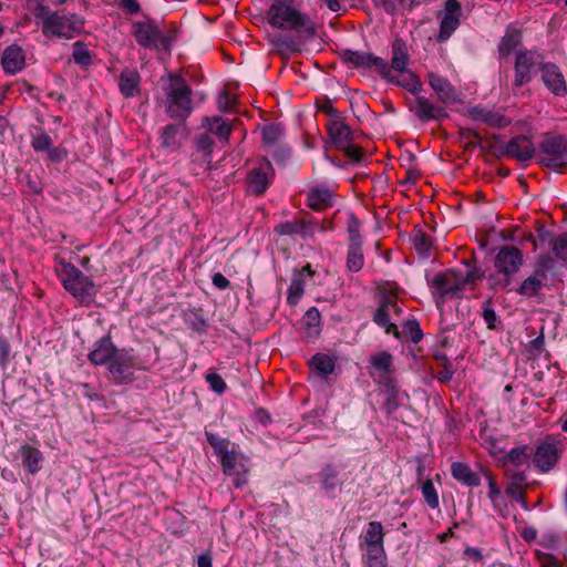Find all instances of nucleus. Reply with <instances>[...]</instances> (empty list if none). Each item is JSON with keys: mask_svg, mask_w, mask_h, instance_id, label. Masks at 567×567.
<instances>
[{"mask_svg": "<svg viewBox=\"0 0 567 567\" xmlns=\"http://www.w3.org/2000/svg\"><path fill=\"white\" fill-rule=\"evenodd\" d=\"M384 536L385 533L381 522H370L361 538V547H364V553L385 551Z\"/></svg>", "mask_w": 567, "mask_h": 567, "instance_id": "obj_21", "label": "nucleus"}, {"mask_svg": "<svg viewBox=\"0 0 567 567\" xmlns=\"http://www.w3.org/2000/svg\"><path fill=\"white\" fill-rule=\"evenodd\" d=\"M272 43H274L275 48L280 52L286 51L289 53H293V52L299 51L297 42L290 37L280 34V35L274 38Z\"/></svg>", "mask_w": 567, "mask_h": 567, "instance_id": "obj_52", "label": "nucleus"}, {"mask_svg": "<svg viewBox=\"0 0 567 567\" xmlns=\"http://www.w3.org/2000/svg\"><path fill=\"white\" fill-rule=\"evenodd\" d=\"M466 114L473 121L483 122L493 128H504L511 124V120H508L503 113L482 105L468 107L466 110Z\"/></svg>", "mask_w": 567, "mask_h": 567, "instance_id": "obj_17", "label": "nucleus"}, {"mask_svg": "<svg viewBox=\"0 0 567 567\" xmlns=\"http://www.w3.org/2000/svg\"><path fill=\"white\" fill-rule=\"evenodd\" d=\"M340 56L344 63L357 69L374 70L381 76H386L389 73V63L373 53L343 49L340 51Z\"/></svg>", "mask_w": 567, "mask_h": 567, "instance_id": "obj_11", "label": "nucleus"}, {"mask_svg": "<svg viewBox=\"0 0 567 567\" xmlns=\"http://www.w3.org/2000/svg\"><path fill=\"white\" fill-rule=\"evenodd\" d=\"M462 135L466 138H468L467 147H481L482 148V137L478 132L474 130H466L462 132Z\"/></svg>", "mask_w": 567, "mask_h": 567, "instance_id": "obj_64", "label": "nucleus"}, {"mask_svg": "<svg viewBox=\"0 0 567 567\" xmlns=\"http://www.w3.org/2000/svg\"><path fill=\"white\" fill-rule=\"evenodd\" d=\"M25 65V56L21 47L11 44L2 53V68L6 73L16 74Z\"/></svg>", "mask_w": 567, "mask_h": 567, "instance_id": "obj_27", "label": "nucleus"}, {"mask_svg": "<svg viewBox=\"0 0 567 567\" xmlns=\"http://www.w3.org/2000/svg\"><path fill=\"white\" fill-rule=\"evenodd\" d=\"M542 81L544 85L556 96H565L567 94V84L565 76L559 68L546 62L542 68Z\"/></svg>", "mask_w": 567, "mask_h": 567, "instance_id": "obj_19", "label": "nucleus"}, {"mask_svg": "<svg viewBox=\"0 0 567 567\" xmlns=\"http://www.w3.org/2000/svg\"><path fill=\"white\" fill-rule=\"evenodd\" d=\"M11 347L9 341L0 336V367L6 369L10 363Z\"/></svg>", "mask_w": 567, "mask_h": 567, "instance_id": "obj_62", "label": "nucleus"}, {"mask_svg": "<svg viewBox=\"0 0 567 567\" xmlns=\"http://www.w3.org/2000/svg\"><path fill=\"white\" fill-rule=\"evenodd\" d=\"M302 321L309 336L319 334L321 327V315L316 307H311L306 311Z\"/></svg>", "mask_w": 567, "mask_h": 567, "instance_id": "obj_45", "label": "nucleus"}, {"mask_svg": "<svg viewBox=\"0 0 567 567\" xmlns=\"http://www.w3.org/2000/svg\"><path fill=\"white\" fill-rule=\"evenodd\" d=\"M267 19L271 27L295 31L302 40H310L317 34L315 21L305 12L293 6V0H275L267 11Z\"/></svg>", "mask_w": 567, "mask_h": 567, "instance_id": "obj_1", "label": "nucleus"}, {"mask_svg": "<svg viewBox=\"0 0 567 567\" xmlns=\"http://www.w3.org/2000/svg\"><path fill=\"white\" fill-rule=\"evenodd\" d=\"M482 317L488 329H496L498 316L492 307V301L485 300L482 308Z\"/></svg>", "mask_w": 567, "mask_h": 567, "instance_id": "obj_55", "label": "nucleus"}, {"mask_svg": "<svg viewBox=\"0 0 567 567\" xmlns=\"http://www.w3.org/2000/svg\"><path fill=\"white\" fill-rule=\"evenodd\" d=\"M364 265L362 245H349L347 254V268L351 272H358Z\"/></svg>", "mask_w": 567, "mask_h": 567, "instance_id": "obj_44", "label": "nucleus"}, {"mask_svg": "<svg viewBox=\"0 0 567 567\" xmlns=\"http://www.w3.org/2000/svg\"><path fill=\"white\" fill-rule=\"evenodd\" d=\"M209 128L223 142H227L231 133L230 125L220 116L213 117Z\"/></svg>", "mask_w": 567, "mask_h": 567, "instance_id": "obj_48", "label": "nucleus"}, {"mask_svg": "<svg viewBox=\"0 0 567 567\" xmlns=\"http://www.w3.org/2000/svg\"><path fill=\"white\" fill-rule=\"evenodd\" d=\"M31 145L35 152H44L52 146V140L49 134L42 132L32 137Z\"/></svg>", "mask_w": 567, "mask_h": 567, "instance_id": "obj_58", "label": "nucleus"}, {"mask_svg": "<svg viewBox=\"0 0 567 567\" xmlns=\"http://www.w3.org/2000/svg\"><path fill=\"white\" fill-rule=\"evenodd\" d=\"M19 453L22 458V464L29 473L35 474L41 470L43 456L40 450L31 445L23 444L20 447Z\"/></svg>", "mask_w": 567, "mask_h": 567, "instance_id": "obj_36", "label": "nucleus"}, {"mask_svg": "<svg viewBox=\"0 0 567 567\" xmlns=\"http://www.w3.org/2000/svg\"><path fill=\"white\" fill-rule=\"evenodd\" d=\"M537 163L560 171L567 167V138L563 135L545 134L538 145Z\"/></svg>", "mask_w": 567, "mask_h": 567, "instance_id": "obj_7", "label": "nucleus"}, {"mask_svg": "<svg viewBox=\"0 0 567 567\" xmlns=\"http://www.w3.org/2000/svg\"><path fill=\"white\" fill-rule=\"evenodd\" d=\"M506 461L509 463L520 466L528 462L529 455L527 453V446L526 445H519L516 447H513L505 456Z\"/></svg>", "mask_w": 567, "mask_h": 567, "instance_id": "obj_51", "label": "nucleus"}, {"mask_svg": "<svg viewBox=\"0 0 567 567\" xmlns=\"http://www.w3.org/2000/svg\"><path fill=\"white\" fill-rule=\"evenodd\" d=\"M375 381L382 383L385 386L389 398L395 396V394L398 393L396 382L391 377V374H386V377H381Z\"/></svg>", "mask_w": 567, "mask_h": 567, "instance_id": "obj_63", "label": "nucleus"}, {"mask_svg": "<svg viewBox=\"0 0 567 567\" xmlns=\"http://www.w3.org/2000/svg\"><path fill=\"white\" fill-rule=\"evenodd\" d=\"M360 226V220L354 215H351L348 220L349 245H362Z\"/></svg>", "mask_w": 567, "mask_h": 567, "instance_id": "obj_53", "label": "nucleus"}, {"mask_svg": "<svg viewBox=\"0 0 567 567\" xmlns=\"http://www.w3.org/2000/svg\"><path fill=\"white\" fill-rule=\"evenodd\" d=\"M322 488L329 497L336 496L337 488H341L344 480L340 477V471L333 464H327L319 473Z\"/></svg>", "mask_w": 567, "mask_h": 567, "instance_id": "obj_30", "label": "nucleus"}, {"mask_svg": "<svg viewBox=\"0 0 567 567\" xmlns=\"http://www.w3.org/2000/svg\"><path fill=\"white\" fill-rule=\"evenodd\" d=\"M315 271L311 269V266L308 264L301 268L299 272H297L291 284L288 288L287 301L289 305H296L303 295L305 291V277H312Z\"/></svg>", "mask_w": 567, "mask_h": 567, "instance_id": "obj_32", "label": "nucleus"}, {"mask_svg": "<svg viewBox=\"0 0 567 567\" xmlns=\"http://www.w3.org/2000/svg\"><path fill=\"white\" fill-rule=\"evenodd\" d=\"M551 250L555 257L561 261H567V233L556 236L550 240Z\"/></svg>", "mask_w": 567, "mask_h": 567, "instance_id": "obj_50", "label": "nucleus"}, {"mask_svg": "<svg viewBox=\"0 0 567 567\" xmlns=\"http://www.w3.org/2000/svg\"><path fill=\"white\" fill-rule=\"evenodd\" d=\"M391 52V64H389V66L391 68V72L396 71L405 73L410 61V55L405 41L401 38H396L392 42Z\"/></svg>", "mask_w": 567, "mask_h": 567, "instance_id": "obj_31", "label": "nucleus"}, {"mask_svg": "<svg viewBox=\"0 0 567 567\" xmlns=\"http://www.w3.org/2000/svg\"><path fill=\"white\" fill-rule=\"evenodd\" d=\"M284 136V128L279 124H268L261 130L262 146L269 152L271 147L278 145V142Z\"/></svg>", "mask_w": 567, "mask_h": 567, "instance_id": "obj_40", "label": "nucleus"}, {"mask_svg": "<svg viewBox=\"0 0 567 567\" xmlns=\"http://www.w3.org/2000/svg\"><path fill=\"white\" fill-rule=\"evenodd\" d=\"M483 277L484 271L481 268H473L465 274L461 271L463 288H465L467 285H476Z\"/></svg>", "mask_w": 567, "mask_h": 567, "instance_id": "obj_59", "label": "nucleus"}, {"mask_svg": "<svg viewBox=\"0 0 567 567\" xmlns=\"http://www.w3.org/2000/svg\"><path fill=\"white\" fill-rule=\"evenodd\" d=\"M527 481V475L525 472H513L508 473V483L505 488V493L515 502L520 504L524 509L528 508V503L526 499V494L524 486Z\"/></svg>", "mask_w": 567, "mask_h": 567, "instance_id": "obj_23", "label": "nucleus"}, {"mask_svg": "<svg viewBox=\"0 0 567 567\" xmlns=\"http://www.w3.org/2000/svg\"><path fill=\"white\" fill-rule=\"evenodd\" d=\"M382 79H384L385 81H388L389 83H392V84H395L400 87H403L405 89L406 91H409L410 93L414 94L415 96L422 91V83L421 81L419 80V78L412 73V72H408V75L406 76H395L392 74L391 72V68L389 66V73L386 76H381Z\"/></svg>", "mask_w": 567, "mask_h": 567, "instance_id": "obj_37", "label": "nucleus"}, {"mask_svg": "<svg viewBox=\"0 0 567 567\" xmlns=\"http://www.w3.org/2000/svg\"><path fill=\"white\" fill-rule=\"evenodd\" d=\"M269 152H271L274 159L279 165H285L291 155L290 147L280 144L276 145L275 147H271Z\"/></svg>", "mask_w": 567, "mask_h": 567, "instance_id": "obj_60", "label": "nucleus"}, {"mask_svg": "<svg viewBox=\"0 0 567 567\" xmlns=\"http://www.w3.org/2000/svg\"><path fill=\"white\" fill-rule=\"evenodd\" d=\"M179 125L169 124L163 128L162 133V144L166 147L173 146L175 144L176 135L178 133Z\"/></svg>", "mask_w": 567, "mask_h": 567, "instance_id": "obj_61", "label": "nucleus"}, {"mask_svg": "<svg viewBox=\"0 0 567 567\" xmlns=\"http://www.w3.org/2000/svg\"><path fill=\"white\" fill-rule=\"evenodd\" d=\"M185 322L187 326L198 332L204 333L206 332V329L208 327L207 319L204 316L203 308H192L186 315H185Z\"/></svg>", "mask_w": 567, "mask_h": 567, "instance_id": "obj_42", "label": "nucleus"}, {"mask_svg": "<svg viewBox=\"0 0 567 567\" xmlns=\"http://www.w3.org/2000/svg\"><path fill=\"white\" fill-rule=\"evenodd\" d=\"M327 131L332 145L338 151L349 147L350 142L353 141L350 126L340 120L331 121Z\"/></svg>", "mask_w": 567, "mask_h": 567, "instance_id": "obj_24", "label": "nucleus"}, {"mask_svg": "<svg viewBox=\"0 0 567 567\" xmlns=\"http://www.w3.org/2000/svg\"><path fill=\"white\" fill-rule=\"evenodd\" d=\"M522 31L516 28L508 27L497 44L498 59L503 60L509 56L522 44Z\"/></svg>", "mask_w": 567, "mask_h": 567, "instance_id": "obj_29", "label": "nucleus"}, {"mask_svg": "<svg viewBox=\"0 0 567 567\" xmlns=\"http://www.w3.org/2000/svg\"><path fill=\"white\" fill-rule=\"evenodd\" d=\"M37 19L42 22V33L45 37H58L63 39L73 38V33L80 30L81 21L75 14H60L49 7L39 3L33 11Z\"/></svg>", "mask_w": 567, "mask_h": 567, "instance_id": "obj_4", "label": "nucleus"}, {"mask_svg": "<svg viewBox=\"0 0 567 567\" xmlns=\"http://www.w3.org/2000/svg\"><path fill=\"white\" fill-rule=\"evenodd\" d=\"M497 157H512L519 162H528L537 156V151L533 142L525 135L512 137L507 143L499 145L495 150Z\"/></svg>", "mask_w": 567, "mask_h": 567, "instance_id": "obj_12", "label": "nucleus"}, {"mask_svg": "<svg viewBox=\"0 0 567 567\" xmlns=\"http://www.w3.org/2000/svg\"><path fill=\"white\" fill-rule=\"evenodd\" d=\"M544 62L543 55L535 50H518L516 52L514 65V82L513 87H522L529 83L538 71L542 72Z\"/></svg>", "mask_w": 567, "mask_h": 567, "instance_id": "obj_9", "label": "nucleus"}, {"mask_svg": "<svg viewBox=\"0 0 567 567\" xmlns=\"http://www.w3.org/2000/svg\"><path fill=\"white\" fill-rule=\"evenodd\" d=\"M554 268V259L548 255H539L534 264L533 272L528 275L517 287L508 288L525 299H542V290L546 287L548 272Z\"/></svg>", "mask_w": 567, "mask_h": 567, "instance_id": "obj_6", "label": "nucleus"}, {"mask_svg": "<svg viewBox=\"0 0 567 567\" xmlns=\"http://www.w3.org/2000/svg\"><path fill=\"white\" fill-rule=\"evenodd\" d=\"M308 205L315 210L332 206V194L327 188H313L308 194Z\"/></svg>", "mask_w": 567, "mask_h": 567, "instance_id": "obj_39", "label": "nucleus"}, {"mask_svg": "<svg viewBox=\"0 0 567 567\" xmlns=\"http://www.w3.org/2000/svg\"><path fill=\"white\" fill-rule=\"evenodd\" d=\"M369 374L373 380L386 377L393 371V357L388 351H380L369 357Z\"/></svg>", "mask_w": 567, "mask_h": 567, "instance_id": "obj_26", "label": "nucleus"}, {"mask_svg": "<svg viewBox=\"0 0 567 567\" xmlns=\"http://www.w3.org/2000/svg\"><path fill=\"white\" fill-rule=\"evenodd\" d=\"M131 361L118 351L109 362V371L115 381L122 382L130 379Z\"/></svg>", "mask_w": 567, "mask_h": 567, "instance_id": "obj_34", "label": "nucleus"}, {"mask_svg": "<svg viewBox=\"0 0 567 567\" xmlns=\"http://www.w3.org/2000/svg\"><path fill=\"white\" fill-rule=\"evenodd\" d=\"M451 474L454 480L468 487H477L481 485L478 473L472 471L468 464L464 462H454L451 465Z\"/></svg>", "mask_w": 567, "mask_h": 567, "instance_id": "obj_33", "label": "nucleus"}, {"mask_svg": "<svg viewBox=\"0 0 567 567\" xmlns=\"http://www.w3.org/2000/svg\"><path fill=\"white\" fill-rule=\"evenodd\" d=\"M205 436L209 445L214 449L217 457L221 456L230 449V441L206 431Z\"/></svg>", "mask_w": 567, "mask_h": 567, "instance_id": "obj_47", "label": "nucleus"}, {"mask_svg": "<svg viewBox=\"0 0 567 567\" xmlns=\"http://www.w3.org/2000/svg\"><path fill=\"white\" fill-rule=\"evenodd\" d=\"M462 6L458 0H446L440 22L439 42L447 41L460 27Z\"/></svg>", "mask_w": 567, "mask_h": 567, "instance_id": "obj_14", "label": "nucleus"}, {"mask_svg": "<svg viewBox=\"0 0 567 567\" xmlns=\"http://www.w3.org/2000/svg\"><path fill=\"white\" fill-rule=\"evenodd\" d=\"M421 491L425 503L433 509L437 508L440 505L439 494L432 480L424 481Z\"/></svg>", "mask_w": 567, "mask_h": 567, "instance_id": "obj_49", "label": "nucleus"}, {"mask_svg": "<svg viewBox=\"0 0 567 567\" xmlns=\"http://www.w3.org/2000/svg\"><path fill=\"white\" fill-rule=\"evenodd\" d=\"M221 464L223 472L226 475H235V474H247V457L239 453L234 446L225 454L218 457Z\"/></svg>", "mask_w": 567, "mask_h": 567, "instance_id": "obj_22", "label": "nucleus"}, {"mask_svg": "<svg viewBox=\"0 0 567 567\" xmlns=\"http://www.w3.org/2000/svg\"><path fill=\"white\" fill-rule=\"evenodd\" d=\"M364 567H388L385 551L363 553Z\"/></svg>", "mask_w": 567, "mask_h": 567, "instance_id": "obj_54", "label": "nucleus"}, {"mask_svg": "<svg viewBox=\"0 0 567 567\" xmlns=\"http://www.w3.org/2000/svg\"><path fill=\"white\" fill-rule=\"evenodd\" d=\"M412 241L415 250L424 257H427L432 248V238L421 228H415L412 233Z\"/></svg>", "mask_w": 567, "mask_h": 567, "instance_id": "obj_43", "label": "nucleus"}, {"mask_svg": "<svg viewBox=\"0 0 567 567\" xmlns=\"http://www.w3.org/2000/svg\"><path fill=\"white\" fill-rule=\"evenodd\" d=\"M316 230L323 231L324 228L317 221H306L302 219L288 220L275 227V233L280 236L298 234L302 238L312 237Z\"/></svg>", "mask_w": 567, "mask_h": 567, "instance_id": "obj_18", "label": "nucleus"}, {"mask_svg": "<svg viewBox=\"0 0 567 567\" xmlns=\"http://www.w3.org/2000/svg\"><path fill=\"white\" fill-rule=\"evenodd\" d=\"M117 352L110 337H103L94 344V349L89 353V360L95 364H105L110 362Z\"/></svg>", "mask_w": 567, "mask_h": 567, "instance_id": "obj_28", "label": "nucleus"}, {"mask_svg": "<svg viewBox=\"0 0 567 567\" xmlns=\"http://www.w3.org/2000/svg\"><path fill=\"white\" fill-rule=\"evenodd\" d=\"M59 277L66 291H69L81 305L90 306L97 289L92 279L69 262H62Z\"/></svg>", "mask_w": 567, "mask_h": 567, "instance_id": "obj_5", "label": "nucleus"}, {"mask_svg": "<svg viewBox=\"0 0 567 567\" xmlns=\"http://www.w3.org/2000/svg\"><path fill=\"white\" fill-rule=\"evenodd\" d=\"M404 332H406L413 343H417L423 338L420 323L415 319L408 320L403 326Z\"/></svg>", "mask_w": 567, "mask_h": 567, "instance_id": "obj_57", "label": "nucleus"}, {"mask_svg": "<svg viewBox=\"0 0 567 567\" xmlns=\"http://www.w3.org/2000/svg\"><path fill=\"white\" fill-rule=\"evenodd\" d=\"M435 303L441 308L447 299L461 298L464 291L461 279V271L447 269L436 274L429 281Z\"/></svg>", "mask_w": 567, "mask_h": 567, "instance_id": "obj_8", "label": "nucleus"}, {"mask_svg": "<svg viewBox=\"0 0 567 567\" xmlns=\"http://www.w3.org/2000/svg\"><path fill=\"white\" fill-rule=\"evenodd\" d=\"M391 295H383L379 301V307L373 315V321L377 326L384 329L385 333L399 337L396 324L390 322Z\"/></svg>", "mask_w": 567, "mask_h": 567, "instance_id": "obj_25", "label": "nucleus"}, {"mask_svg": "<svg viewBox=\"0 0 567 567\" xmlns=\"http://www.w3.org/2000/svg\"><path fill=\"white\" fill-rule=\"evenodd\" d=\"M168 79L165 87L166 112L169 117L185 122L193 112V91L183 76L169 73Z\"/></svg>", "mask_w": 567, "mask_h": 567, "instance_id": "obj_3", "label": "nucleus"}, {"mask_svg": "<svg viewBox=\"0 0 567 567\" xmlns=\"http://www.w3.org/2000/svg\"><path fill=\"white\" fill-rule=\"evenodd\" d=\"M310 367L321 377L333 373L336 364L332 357L324 353H316L310 360Z\"/></svg>", "mask_w": 567, "mask_h": 567, "instance_id": "obj_41", "label": "nucleus"}, {"mask_svg": "<svg viewBox=\"0 0 567 567\" xmlns=\"http://www.w3.org/2000/svg\"><path fill=\"white\" fill-rule=\"evenodd\" d=\"M523 264L524 256L517 247H501L494 257L495 271L486 277L488 289L495 292L508 289Z\"/></svg>", "mask_w": 567, "mask_h": 567, "instance_id": "obj_2", "label": "nucleus"}, {"mask_svg": "<svg viewBox=\"0 0 567 567\" xmlns=\"http://www.w3.org/2000/svg\"><path fill=\"white\" fill-rule=\"evenodd\" d=\"M72 56L74 62L83 68H86L92 63L91 52L82 41H76L73 44Z\"/></svg>", "mask_w": 567, "mask_h": 567, "instance_id": "obj_46", "label": "nucleus"}, {"mask_svg": "<svg viewBox=\"0 0 567 567\" xmlns=\"http://www.w3.org/2000/svg\"><path fill=\"white\" fill-rule=\"evenodd\" d=\"M133 34L143 48H157L161 30L153 21H138L133 23Z\"/></svg>", "mask_w": 567, "mask_h": 567, "instance_id": "obj_20", "label": "nucleus"}, {"mask_svg": "<svg viewBox=\"0 0 567 567\" xmlns=\"http://www.w3.org/2000/svg\"><path fill=\"white\" fill-rule=\"evenodd\" d=\"M274 174L272 164L267 158H262L248 175L250 192L255 195H262L271 183Z\"/></svg>", "mask_w": 567, "mask_h": 567, "instance_id": "obj_15", "label": "nucleus"}, {"mask_svg": "<svg viewBox=\"0 0 567 567\" xmlns=\"http://www.w3.org/2000/svg\"><path fill=\"white\" fill-rule=\"evenodd\" d=\"M427 82L442 104L450 105L461 102L457 90L447 79L437 73L429 72Z\"/></svg>", "mask_w": 567, "mask_h": 567, "instance_id": "obj_16", "label": "nucleus"}, {"mask_svg": "<svg viewBox=\"0 0 567 567\" xmlns=\"http://www.w3.org/2000/svg\"><path fill=\"white\" fill-rule=\"evenodd\" d=\"M205 379L209 385V389L212 391H214L215 393L223 394L226 391V389H227L226 382L218 373L209 372L206 374Z\"/></svg>", "mask_w": 567, "mask_h": 567, "instance_id": "obj_56", "label": "nucleus"}, {"mask_svg": "<svg viewBox=\"0 0 567 567\" xmlns=\"http://www.w3.org/2000/svg\"><path fill=\"white\" fill-rule=\"evenodd\" d=\"M140 75L137 72L125 70L120 75L118 87L125 97H132L137 93Z\"/></svg>", "mask_w": 567, "mask_h": 567, "instance_id": "obj_38", "label": "nucleus"}, {"mask_svg": "<svg viewBox=\"0 0 567 567\" xmlns=\"http://www.w3.org/2000/svg\"><path fill=\"white\" fill-rule=\"evenodd\" d=\"M214 147V141L207 133L200 134L195 140V153H193V162H200L203 164H209L212 162V153Z\"/></svg>", "mask_w": 567, "mask_h": 567, "instance_id": "obj_35", "label": "nucleus"}, {"mask_svg": "<svg viewBox=\"0 0 567 567\" xmlns=\"http://www.w3.org/2000/svg\"><path fill=\"white\" fill-rule=\"evenodd\" d=\"M409 109L422 123L432 121L441 122L449 117V113L444 106L435 104L429 97L420 94L409 103Z\"/></svg>", "mask_w": 567, "mask_h": 567, "instance_id": "obj_13", "label": "nucleus"}, {"mask_svg": "<svg viewBox=\"0 0 567 567\" xmlns=\"http://www.w3.org/2000/svg\"><path fill=\"white\" fill-rule=\"evenodd\" d=\"M561 453V442L554 436L547 435L536 446L533 462L540 472L546 473L556 466Z\"/></svg>", "mask_w": 567, "mask_h": 567, "instance_id": "obj_10", "label": "nucleus"}]
</instances>
